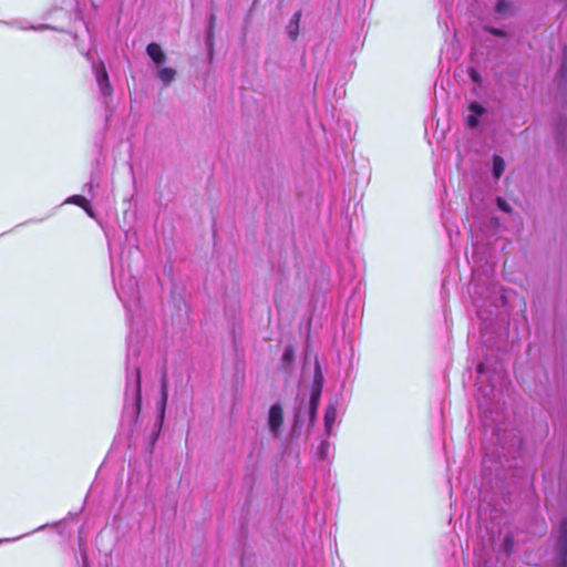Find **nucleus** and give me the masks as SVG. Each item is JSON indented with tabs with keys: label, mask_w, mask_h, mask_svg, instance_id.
I'll list each match as a JSON object with an SVG mask.
<instances>
[{
	"label": "nucleus",
	"mask_w": 567,
	"mask_h": 567,
	"mask_svg": "<svg viewBox=\"0 0 567 567\" xmlns=\"http://www.w3.org/2000/svg\"><path fill=\"white\" fill-rule=\"evenodd\" d=\"M323 381H324V379H323V374L320 369V364L317 362L313 382H312L311 391H310L309 405H308V410H307L310 427H312L317 421V412H318L320 398H321V393H322Z\"/></svg>",
	"instance_id": "1"
},
{
	"label": "nucleus",
	"mask_w": 567,
	"mask_h": 567,
	"mask_svg": "<svg viewBox=\"0 0 567 567\" xmlns=\"http://www.w3.org/2000/svg\"><path fill=\"white\" fill-rule=\"evenodd\" d=\"M284 424V410L280 403H275L268 412V426L272 434L278 435Z\"/></svg>",
	"instance_id": "2"
},
{
	"label": "nucleus",
	"mask_w": 567,
	"mask_h": 567,
	"mask_svg": "<svg viewBox=\"0 0 567 567\" xmlns=\"http://www.w3.org/2000/svg\"><path fill=\"white\" fill-rule=\"evenodd\" d=\"M168 400V378L167 373L164 372L161 380V396L157 402V409L159 411L161 422L164 420L165 409Z\"/></svg>",
	"instance_id": "3"
},
{
	"label": "nucleus",
	"mask_w": 567,
	"mask_h": 567,
	"mask_svg": "<svg viewBox=\"0 0 567 567\" xmlns=\"http://www.w3.org/2000/svg\"><path fill=\"white\" fill-rule=\"evenodd\" d=\"M468 110L471 114L466 117V125L471 128H476L478 126V117L485 114L486 110L476 102L471 103Z\"/></svg>",
	"instance_id": "4"
},
{
	"label": "nucleus",
	"mask_w": 567,
	"mask_h": 567,
	"mask_svg": "<svg viewBox=\"0 0 567 567\" xmlns=\"http://www.w3.org/2000/svg\"><path fill=\"white\" fill-rule=\"evenodd\" d=\"M146 53L157 65H161L166 61V54L159 44L155 42H152L146 47Z\"/></svg>",
	"instance_id": "5"
},
{
	"label": "nucleus",
	"mask_w": 567,
	"mask_h": 567,
	"mask_svg": "<svg viewBox=\"0 0 567 567\" xmlns=\"http://www.w3.org/2000/svg\"><path fill=\"white\" fill-rule=\"evenodd\" d=\"M295 348L293 346H287L284 350V353L280 358L279 367L284 371H288L295 361Z\"/></svg>",
	"instance_id": "6"
},
{
	"label": "nucleus",
	"mask_w": 567,
	"mask_h": 567,
	"mask_svg": "<svg viewBox=\"0 0 567 567\" xmlns=\"http://www.w3.org/2000/svg\"><path fill=\"white\" fill-rule=\"evenodd\" d=\"M300 20H301V11L298 10L293 13V16L290 19L289 24L287 27L288 35L292 41L297 40V38H298Z\"/></svg>",
	"instance_id": "7"
},
{
	"label": "nucleus",
	"mask_w": 567,
	"mask_h": 567,
	"mask_svg": "<svg viewBox=\"0 0 567 567\" xmlns=\"http://www.w3.org/2000/svg\"><path fill=\"white\" fill-rule=\"evenodd\" d=\"M337 419V408L334 404H329L324 411V427L327 434L331 433L333 423Z\"/></svg>",
	"instance_id": "8"
},
{
	"label": "nucleus",
	"mask_w": 567,
	"mask_h": 567,
	"mask_svg": "<svg viewBox=\"0 0 567 567\" xmlns=\"http://www.w3.org/2000/svg\"><path fill=\"white\" fill-rule=\"evenodd\" d=\"M142 406V389H141V370L136 369V391H135V405L133 413L135 414V419H137Z\"/></svg>",
	"instance_id": "9"
},
{
	"label": "nucleus",
	"mask_w": 567,
	"mask_h": 567,
	"mask_svg": "<svg viewBox=\"0 0 567 567\" xmlns=\"http://www.w3.org/2000/svg\"><path fill=\"white\" fill-rule=\"evenodd\" d=\"M558 550H567V518H564L559 525Z\"/></svg>",
	"instance_id": "10"
},
{
	"label": "nucleus",
	"mask_w": 567,
	"mask_h": 567,
	"mask_svg": "<svg viewBox=\"0 0 567 567\" xmlns=\"http://www.w3.org/2000/svg\"><path fill=\"white\" fill-rule=\"evenodd\" d=\"M99 85L104 95H107L112 92V87L110 84L109 75L106 70L103 68L101 74L97 76Z\"/></svg>",
	"instance_id": "11"
},
{
	"label": "nucleus",
	"mask_w": 567,
	"mask_h": 567,
	"mask_svg": "<svg viewBox=\"0 0 567 567\" xmlns=\"http://www.w3.org/2000/svg\"><path fill=\"white\" fill-rule=\"evenodd\" d=\"M505 169V162L502 156L494 155L493 156V176L498 179Z\"/></svg>",
	"instance_id": "12"
},
{
	"label": "nucleus",
	"mask_w": 567,
	"mask_h": 567,
	"mask_svg": "<svg viewBox=\"0 0 567 567\" xmlns=\"http://www.w3.org/2000/svg\"><path fill=\"white\" fill-rule=\"evenodd\" d=\"M176 75V71L172 68H161L158 70V78L165 84H169Z\"/></svg>",
	"instance_id": "13"
},
{
	"label": "nucleus",
	"mask_w": 567,
	"mask_h": 567,
	"mask_svg": "<svg viewBox=\"0 0 567 567\" xmlns=\"http://www.w3.org/2000/svg\"><path fill=\"white\" fill-rule=\"evenodd\" d=\"M69 202L73 203V204H75V205H78L80 207H82L87 213H90L91 204H90V202L84 196H82V195H74V196L69 198Z\"/></svg>",
	"instance_id": "14"
},
{
	"label": "nucleus",
	"mask_w": 567,
	"mask_h": 567,
	"mask_svg": "<svg viewBox=\"0 0 567 567\" xmlns=\"http://www.w3.org/2000/svg\"><path fill=\"white\" fill-rule=\"evenodd\" d=\"M511 8V4L507 0H498L495 10L498 13H506Z\"/></svg>",
	"instance_id": "15"
},
{
	"label": "nucleus",
	"mask_w": 567,
	"mask_h": 567,
	"mask_svg": "<svg viewBox=\"0 0 567 567\" xmlns=\"http://www.w3.org/2000/svg\"><path fill=\"white\" fill-rule=\"evenodd\" d=\"M555 567H567V550H558L557 561Z\"/></svg>",
	"instance_id": "16"
},
{
	"label": "nucleus",
	"mask_w": 567,
	"mask_h": 567,
	"mask_svg": "<svg viewBox=\"0 0 567 567\" xmlns=\"http://www.w3.org/2000/svg\"><path fill=\"white\" fill-rule=\"evenodd\" d=\"M328 451H329V442L328 441L321 442V444L318 447V453H319L320 457L326 458L328 455Z\"/></svg>",
	"instance_id": "17"
},
{
	"label": "nucleus",
	"mask_w": 567,
	"mask_h": 567,
	"mask_svg": "<svg viewBox=\"0 0 567 567\" xmlns=\"http://www.w3.org/2000/svg\"><path fill=\"white\" fill-rule=\"evenodd\" d=\"M497 206L503 212H506V213H511L512 212V207L509 206V204L505 199H503L501 197L497 198Z\"/></svg>",
	"instance_id": "18"
},
{
	"label": "nucleus",
	"mask_w": 567,
	"mask_h": 567,
	"mask_svg": "<svg viewBox=\"0 0 567 567\" xmlns=\"http://www.w3.org/2000/svg\"><path fill=\"white\" fill-rule=\"evenodd\" d=\"M467 73H468L470 78H471L474 82H476V83H481L482 78H481V75H480V73H478V71H477L476 69H474V68H470V69H468V71H467Z\"/></svg>",
	"instance_id": "19"
},
{
	"label": "nucleus",
	"mask_w": 567,
	"mask_h": 567,
	"mask_svg": "<svg viewBox=\"0 0 567 567\" xmlns=\"http://www.w3.org/2000/svg\"><path fill=\"white\" fill-rule=\"evenodd\" d=\"M486 30L496 37H505L506 35L505 31L497 29V28L489 27V28H486Z\"/></svg>",
	"instance_id": "20"
},
{
	"label": "nucleus",
	"mask_w": 567,
	"mask_h": 567,
	"mask_svg": "<svg viewBox=\"0 0 567 567\" xmlns=\"http://www.w3.org/2000/svg\"><path fill=\"white\" fill-rule=\"evenodd\" d=\"M561 70L563 71L567 70V48L564 49V63H563Z\"/></svg>",
	"instance_id": "21"
},
{
	"label": "nucleus",
	"mask_w": 567,
	"mask_h": 567,
	"mask_svg": "<svg viewBox=\"0 0 567 567\" xmlns=\"http://www.w3.org/2000/svg\"><path fill=\"white\" fill-rule=\"evenodd\" d=\"M215 14H212L210 16V24H212V28L214 27V23H215Z\"/></svg>",
	"instance_id": "22"
},
{
	"label": "nucleus",
	"mask_w": 567,
	"mask_h": 567,
	"mask_svg": "<svg viewBox=\"0 0 567 567\" xmlns=\"http://www.w3.org/2000/svg\"><path fill=\"white\" fill-rule=\"evenodd\" d=\"M505 543H506L507 545H512V539H511L509 537H506Z\"/></svg>",
	"instance_id": "23"
}]
</instances>
